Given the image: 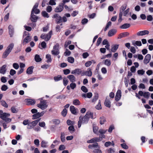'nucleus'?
Here are the masks:
<instances>
[{"mask_svg": "<svg viewBox=\"0 0 153 153\" xmlns=\"http://www.w3.org/2000/svg\"><path fill=\"white\" fill-rule=\"evenodd\" d=\"M42 15L44 17L48 18L49 17L48 14L45 11H43L42 13Z\"/></svg>", "mask_w": 153, "mask_h": 153, "instance_id": "4c0bfd02", "label": "nucleus"}, {"mask_svg": "<svg viewBox=\"0 0 153 153\" xmlns=\"http://www.w3.org/2000/svg\"><path fill=\"white\" fill-rule=\"evenodd\" d=\"M63 83L65 86H66L68 84V81L66 78H64L63 79Z\"/></svg>", "mask_w": 153, "mask_h": 153, "instance_id": "052dcab7", "label": "nucleus"}, {"mask_svg": "<svg viewBox=\"0 0 153 153\" xmlns=\"http://www.w3.org/2000/svg\"><path fill=\"white\" fill-rule=\"evenodd\" d=\"M149 33V32L147 30H144L140 31L138 32L137 35L138 36H142L146 34H148Z\"/></svg>", "mask_w": 153, "mask_h": 153, "instance_id": "9b49d317", "label": "nucleus"}, {"mask_svg": "<svg viewBox=\"0 0 153 153\" xmlns=\"http://www.w3.org/2000/svg\"><path fill=\"white\" fill-rule=\"evenodd\" d=\"M73 104L75 105H80V103L79 100L76 99L73 101Z\"/></svg>", "mask_w": 153, "mask_h": 153, "instance_id": "58836bf2", "label": "nucleus"}, {"mask_svg": "<svg viewBox=\"0 0 153 153\" xmlns=\"http://www.w3.org/2000/svg\"><path fill=\"white\" fill-rule=\"evenodd\" d=\"M11 110L13 113H17L18 112V110L13 106L11 108Z\"/></svg>", "mask_w": 153, "mask_h": 153, "instance_id": "3c124183", "label": "nucleus"}, {"mask_svg": "<svg viewBox=\"0 0 153 153\" xmlns=\"http://www.w3.org/2000/svg\"><path fill=\"white\" fill-rule=\"evenodd\" d=\"M143 96L146 99H148L150 96V93L148 92L144 93Z\"/></svg>", "mask_w": 153, "mask_h": 153, "instance_id": "a18cd8bd", "label": "nucleus"}, {"mask_svg": "<svg viewBox=\"0 0 153 153\" xmlns=\"http://www.w3.org/2000/svg\"><path fill=\"white\" fill-rule=\"evenodd\" d=\"M127 6V5L126 4H124L120 8L121 9L120 10H121V11L123 12L126 8Z\"/></svg>", "mask_w": 153, "mask_h": 153, "instance_id": "864d4df0", "label": "nucleus"}, {"mask_svg": "<svg viewBox=\"0 0 153 153\" xmlns=\"http://www.w3.org/2000/svg\"><path fill=\"white\" fill-rule=\"evenodd\" d=\"M67 110L66 109H64L61 112L62 115L64 117H65L67 115Z\"/></svg>", "mask_w": 153, "mask_h": 153, "instance_id": "37998d69", "label": "nucleus"}, {"mask_svg": "<svg viewBox=\"0 0 153 153\" xmlns=\"http://www.w3.org/2000/svg\"><path fill=\"white\" fill-rule=\"evenodd\" d=\"M129 35V33L127 32L121 33L119 35V38H121L124 37L128 36Z\"/></svg>", "mask_w": 153, "mask_h": 153, "instance_id": "aec40b11", "label": "nucleus"}, {"mask_svg": "<svg viewBox=\"0 0 153 153\" xmlns=\"http://www.w3.org/2000/svg\"><path fill=\"white\" fill-rule=\"evenodd\" d=\"M88 21V20L86 18H84L82 20V25H85L86 24Z\"/></svg>", "mask_w": 153, "mask_h": 153, "instance_id": "0e129e2a", "label": "nucleus"}, {"mask_svg": "<svg viewBox=\"0 0 153 153\" xmlns=\"http://www.w3.org/2000/svg\"><path fill=\"white\" fill-rule=\"evenodd\" d=\"M1 105L5 108H7L8 105L7 103L4 100H1Z\"/></svg>", "mask_w": 153, "mask_h": 153, "instance_id": "de8ad7c7", "label": "nucleus"}, {"mask_svg": "<svg viewBox=\"0 0 153 153\" xmlns=\"http://www.w3.org/2000/svg\"><path fill=\"white\" fill-rule=\"evenodd\" d=\"M100 123L101 125H102L104 124V123L106 122V119L105 117L102 116L100 118Z\"/></svg>", "mask_w": 153, "mask_h": 153, "instance_id": "c85d7f7f", "label": "nucleus"}, {"mask_svg": "<svg viewBox=\"0 0 153 153\" xmlns=\"http://www.w3.org/2000/svg\"><path fill=\"white\" fill-rule=\"evenodd\" d=\"M93 119V113L90 111H88L86 114L83 117L81 116L79 118V120L78 122V126L79 128L80 127L82 123L83 124H87L88 123L89 118Z\"/></svg>", "mask_w": 153, "mask_h": 153, "instance_id": "f257e3e1", "label": "nucleus"}, {"mask_svg": "<svg viewBox=\"0 0 153 153\" xmlns=\"http://www.w3.org/2000/svg\"><path fill=\"white\" fill-rule=\"evenodd\" d=\"M10 116L9 114L4 112L2 114H0V118L7 123H8L11 121V119L8 117Z\"/></svg>", "mask_w": 153, "mask_h": 153, "instance_id": "20e7f679", "label": "nucleus"}, {"mask_svg": "<svg viewBox=\"0 0 153 153\" xmlns=\"http://www.w3.org/2000/svg\"><path fill=\"white\" fill-rule=\"evenodd\" d=\"M131 25L130 24L125 23L120 27V28L121 29H126L129 27Z\"/></svg>", "mask_w": 153, "mask_h": 153, "instance_id": "a878e982", "label": "nucleus"}, {"mask_svg": "<svg viewBox=\"0 0 153 153\" xmlns=\"http://www.w3.org/2000/svg\"><path fill=\"white\" fill-rule=\"evenodd\" d=\"M61 139L62 142H64L65 141V137L64 132L61 133Z\"/></svg>", "mask_w": 153, "mask_h": 153, "instance_id": "79ce46f5", "label": "nucleus"}, {"mask_svg": "<svg viewBox=\"0 0 153 153\" xmlns=\"http://www.w3.org/2000/svg\"><path fill=\"white\" fill-rule=\"evenodd\" d=\"M102 39L101 37H99L97 40V42L96 43V46H98L99 45L100 43L101 42V41H102Z\"/></svg>", "mask_w": 153, "mask_h": 153, "instance_id": "8fccbe9b", "label": "nucleus"}, {"mask_svg": "<svg viewBox=\"0 0 153 153\" xmlns=\"http://www.w3.org/2000/svg\"><path fill=\"white\" fill-rule=\"evenodd\" d=\"M33 66L28 67L27 70V73L28 74H32L33 72Z\"/></svg>", "mask_w": 153, "mask_h": 153, "instance_id": "4be33fe9", "label": "nucleus"}, {"mask_svg": "<svg viewBox=\"0 0 153 153\" xmlns=\"http://www.w3.org/2000/svg\"><path fill=\"white\" fill-rule=\"evenodd\" d=\"M38 18V17L37 16L34 14L31 13L30 19L31 22H36Z\"/></svg>", "mask_w": 153, "mask_h": 153, "instance_id": "f3484780", "label": "nucleus"}, {"mask_svg": "<svg viewBox=\"0 0 153 153\" xmlns=\"http://www.w3.org/2000/svg\"><path fill=\"white\" fill-rule=\"evenodd\" d=\"M98 97H99L98 94L97 93L95 94V96L94 97L92 101H96L98 99Z\"/></svg>", "mask_w": 153, "mask_h": 153, "instance_id": "6e6d98bb", "label": "nucleus"}, {"mask_svg": "<svg viewBox=\"0 0 153 153\" xmlns=\"http://www.w3.org/2000/svg\"><path fill=\"white\" fill-rule=\"evenodd\" d=\"M92 69L90 68H88L87 71H83L81 75H86L88 76H91L92 74Z\"/></svg>", "mask_w": 153, "mask_h": 153, "instance_id": "0eeeda50", "label": "nucleus"}, {"mask_svg": "<svg viewBox=\"0 0 153 153\" xmlns=\"http://www.w3.org/2000/svg\"><path fill=\"white\" fill-rule=\"evenodd\" d=\"M151 58L150 54H147L145 56L143 61V62L145 64H147L150 61Z\"/></svg>", "mask_w": 153, "mask_h": 153, "instance_id": "f8f14e48", "label": "nucleus"}, {"mask_svg": "<svg viewBox=\"0 0 153 153\" xmlns=\"http://www.w3.org/2000/svg\"><path fill=\"white\" fill-rule=\"evenodd\" d=\"M71 53V52L68 49H66V51L64 53V54L66 56H70Z\"/></svg>", "mask_w": 153, "mask_h": 153, "instance_id": "4d7b16f0", "label": "nucleus"}, {"mask_svg": "<svg viewBox=\"0 0 153 153\" xmlns=\"http://www.w3.org/2000/svg\"><path fill=\"white\" fill-rule=\"evenodd\" d=\"M56 0H50L49 2V4L51 5H53L56 4V3L55 2Z\"/></svg>", "mask_w": 153, "mask_h": 153, "instance_id": "680f3d73", "label": "nucleus"}, {"mask_svg": "<svg viewBox=\"0 0 153 153\" xmlns=\"http://www.w3.org/2000/svg\"><path fill=\"white\" fill-rule=\"evenodd\" d=\"M137 72L138 74L143 75L145 73V71L143 69L137 71Z\"/></svg>", "mask_w": 153, "mask_h": 153, "instance_id": "e2e57ef3", "label": "nucleus"}, {"mask_svg": "<svg viewBox=\"0 0 153 153\" xmlns=\"http://www.w3.org/2000/svg\"><path fill=\"white\" fill-rule=\"evenodd\" d=\"M104 105L106 107L110 108L111 106V102L109 100L106 99L104 102Z\"/></svg>", "mask_w": 153, "mask_h": 153, "instance_id": "cd10ccee", "label": "nucleus"}, {"mask_svg": "<svg viewBox=\"0 0 153 153\" xmlns=\"http://www.w3.org/2000/svg\"><path fill=\"white\" fill-rule=\"evenodd\" d=\"M9 30V33L10 37L13 36L14 33V29L13 26L10 25L8 27Z\"/></svg>", "mask_w": 153, "mask_h": 153, "instance_id": "9d476101", "label": "nucleus"}, {"mask_svg": "<svg viewBox=\"0 0 153 153\" xmlns=\"http://www.w3.org/2000/svg\"><path fill=\"white\" fill-rule=\"evenodd\" d=\"M39 13L40 10L39 9H34V10L33 11H32V10L31 13V14H34V13H35L36 14H38Z\"/></svg>", "mask_w": 153, "mask_h": 153, "instance_id": "ea45409f", "label": "nucleus"}, {"mask_svg": "<svg viewBox=\"0 0 153 153\" xmlns=\"http://www.w3.org/2000/svg\"><path fill=\"white\" fill-rule=\"evenodd\" d=\"M41 118L38 119L37 120L33 121L31 122L32 123L31 127H33V128L38 123V122L40 120Z\"/></svg>", "mask_w": 153, "mask_h": 153, "instance_id": "b1692460", "label": "nucleus"}, {"mask_svg": "<svg viewBox=\"0 0 153 153\" xmlns=\"http://www.w3.org/2000/svg\"><path fill=\"white\" fill-rule=\"evenodd\" d=\"M114 128V126L113 125H111L109 127L108 131L110 133H111L113 129Z\"/></svg>", "mask_w": 153, "mask_h": 153, "instance_id": "13d9d810", "label": "nucleus"}, {"mask_svg": "<svg viewBox=\"0 0 153 153\" xmlns=\"http://www.w3.org/2000/svg\"><path fill=\"white\" fill-rule=\"evenodd\" d=\"M47 143V142H46L44 140H43L41 143V146L43 148H45L47 147L46 144Z\"/></svg>", "mask_w": 153, "mask_h": 153, "instance_id": "a19ab883", "label": "nucleus"}, {"mask_svg": "<svg viewBox=\"0 0 153 153\" xmlns=\"http://www.w3.org/2000/svg\"><path fill=\"white\" fill-rule=\"evenodd\" d=\"M60 52L59 50H53L51 51V53L54 55H59Z\"/></svg>", "mask_w": 153, "mask_h": 153, "instance_id": "c9c22d12", "label": "nucleus"}, {"mask_svg": "<svg viewBox=\"0 0 153 153\" xmlns=\"http://www.w3.org/2000/svg\"><path fill=\"white\" fill-rule=\"evenodd\" d=\"M121 92L120 90H118L116 94L115 97V100L116 101H118L121 99Z\"/></svg>", "mask_w": 153, "mask_h": 153, "instance_id": "1a4fd4ad", "label": "nucleus"}, {"mask_svg": "<svg viewBox=\"0 0 153 153\" xmlns=\"http://www.w3.org/2000/svg\"><path fill=\"white\" fill-rule=\"evenodd\" d=\"M8 87L7 86L5 85H2L1 89V90L2 91H6Z\"/></svg>", "mask_w": 153, "mask_h": 153, "instance_id": "5fc2aeb1", "label": "nucleus"}, {"mask_svg": "<svg viewBox=\"0 0 153 153\" xmlns=\"http://www.w3.org/2000/svg\"><path fill=\"white\" fill-rule=\"evenodd\" d=\"M95 108L96 109L98 110H100L102 109V107L100 103V100L99 101L98 104L95 106Z\"/></svg>", "mask_w": 153, "mask_h": 153, "instance_id": "e433bc0d", "label": "nucleus"}, {"mask_svg": "<svg viewBox=\"0 0 153 153\" xmlns=\"http://www.w3.org/2000/svg\"><path fill=\"white\" fill-rule=\"evenodd\" d=\"M132 44L134 46H135V45L138 46H141L142 45V43L140 41H135L134 40L132 42Z\"/></svg>", "mask_w": 153, "mask_h": 153, "instance_id": "bb28decb", "label": "nucleus"}, {"mask_svg": "<svg viewBox=\"0 0 153 153\" xmlns=\"http://www.w3.org/2000/svg\"><path fill=\"white\" fill-rule=\"evenodd\" d=\"M81 90L84 92L86 93L88 91V90L86 87L84 86H82L81 87Z\"/></svg>", "mask_w": 153, "mask_h": 153, "instance_id": "09e8293b", "label": "nucleus"}, {"mask_svg": "<svg viewBox=\"0 0 153 153\" xmlns=\"http://www.w3.org/2000/svg\"><path fill=\"white\" fill-rule=\"evenodd\" d=\"M67 123L68 125L74 126V122L68 120L67 121Z\"/></svg>", "mask_w": 153, "mask_h": 153, "instance_id": "49530a36", "label": "nucleus"}, {"mask_svg": "<svg viewBox=\"0 0 153 153\" xmlns=\"http://www.w3.org/2000/svg\"><path fill=\"white\" fill-rule=\"evenodd\" d=\"M52 34V30H51L49 33L46 34H42L40 36V38L44 39L45 41H48L51 39Z\"/></svg>", "mask_w": 153, "mask_h": 153, "instance_id": "39448f33", "label": "nucleus"}, {"mask_svg": "<svg viewBox=\"0 0 153 153\" xmlns=\"http://www.w3.org/2000/svg\"><path fill=\"white\" fill-rule=\"evenodd\" d=\"M121 146L122 148L124 149H127L128 148V146L125 143L121 144Z\"/></svg>", "mask_w": 153, "mask_h": 153, "instance_id": "603ef678", "label": "nucleus"}, {"mask_svg": "<svg viewBox=\"0 0 153 153\" xmlns=\"http://www.w3.org/2000/svg\"><path fill=\"white\" fill-rule=\"evenodd\" d=\"M34 59L36 62H40L42 61V59L40 57L39 55L36 54L35 56Z\"/></svg>", "mask_w": 153, "mask_h": 153, "instance_id": "c756f323", "label": "nucleus"}, {"mask_svg": "<svg viewBox=\"0 0 153 153\" xmlns=\"http://www.w3.org/2000/svg\"><path fill=\"white\" fill-rule=\"evenodd\" d=\"M7 65H4L0 68V73L1 74H4L6 73V68Z\"/></svg>", "mask_w": 153, "mask_h": 153, "instance_id": "dca6fc26", "label": "nucleus"}, {"mask_svg": "<svg viewBox=\"0 0 153 153\" xmlns=\"http://www.w3.org/2000/svg\"><path fill=\"white\" fill-rule=\"evenodd\" d=\"M25 33H28V35L24 39L23 42L27 43L31 40V37L30 36V34L28 32L25 31Z\"/></svg>", "mask_w": 153, "mask_h": 153, "instance_id": "4468645a", "label": "nucleus"}, {"mask_svg": "<svg viewBox=\"0 0 153 153\" xmlns=\"http://www.w3.org/2000/svg\"><path fill=\"white\" fill-rule=\"evenodd\" d=\"M64 74L65 75H67L70 73V70L69 69H64L63 71Z\"/></svg>", "mask_w": 153, "mask_h": 153, "instance_id": "bf43d9fd", "label": "nucleus"}, {"mask_svg": "<svg viewBox=\"0 0 153 153\" xmlns=\"http://www.w3.org/2000/svg\"><path fill=\"white\" fill-rule=\"evenodd\" d=\"M74 58L72 57H69L68 58V61L71 63H74Z\"/></svg>", "mask_w": 153, "mask_h": 153, "instance_id": "c03bdc74", "label": "nucleus"}, {"mask_svg": "<svg viewBox=\"0 0 153 153\" xmlns=\"http://www.w3.org/2000/svg\"><path fill=\"white\" fill-rule=\"evenodd\" d=\"M92 64V62L91 61H88L85 63V66L86 67H88Z\"/></svg>", "mask_w": 153, "mask_h": 153, "instance_id": "338daca9", "label": "nucleus"}, {"mask_svg": "<svg viewBox=\"0 0 153 153\" xmlns=\"http://www.w3.org/2000/svg\"><path fill=\"white\" fill-rule=\"evenodd\" d=\"M68 129L71 133H73L75 131V129L74 126H70L68 128Z\"/></svg>", "mask_w": 153, "mask_h": 153, "instance_id": "2f4dec72", "label": "nucleus"}, {"mask_svg": "<svg viewBox=\"0 0 153 153\" xmlns=\"http://www.w3.org/2000/svg\"><path fill=\"white\" fill-rule=\"evenodd\" d=\"M14 46L13 43L10 44L7 47L5 51L3 53L2 57L3 58H6L11 52Z\"/></svg>", "mask_w": 153, "mask_h": 153, "instance_id": "7ed1b4c3", "label": "nucleus"}, {"mask_svg": "<svg viewBox=\"0 0 153 153\" xmlns=\"http://www.w3.org/2000/svg\"><path fill=\"white\" fill-rule=\"evenodd\" d=\"M1 82L3 83H5L7 82L6 77L5 76H2L1 79Z\"/></svg>", "mask_w": 153, "mask_h": 153, "instance_id": "69168bd1", "label": "nucleus"}, {"mask_svg": "<svg viewBox=\"0 0 153 153\" xmlns=\"http://www.w3.org/2000/svg\"><path fill=\"white\" fill-rule=\"evenodd\" d=\"M52 18L55 19V22L56 24H58L67 21V19L64 16L62 18L57 13L55 14L52 16Z\"/></svg>", "mask_w": 153, "mask_h": 153, "instance_id": "f03ea898", "label": "nucleus"}, {"mask_svg": "<svg viewBox=\"0 0 153 153\" xmlns=\"http://www.w3.org/2000/svg\"><path fill=\"white\" fill-rule=\"evenodd\" d=\"M82 73V71L80 69H76L72 71L71 73L73 74H77V75H80Z\"/></svg>", "mask_w": 153, "mask_h": 153, "instance_id": "6ab92c4d", "label": "nucleus"}, {"mask_svg": "<svg viewBox=\"0 0 153 153\" xmlns=\"http://www.w3.org/2000/svg\"><path fill=\"white\" fill-rule=\"evenodd\" d=\"M37 106L42 109L44 110L48 107V105L46 104L45 101L44 100L41 101L40 103L38 104Z\"/></svg>", "mask_w": 153, "mask_h": 153, "instance_id": "423d86ee", "label": "nucleus"}, {"mask_svg": "<svg viewBox=\"0 0 153 153\" xmlns=\"http://www.w3.org/2000/svg\"><path fill=\"white\" fill-rule=\"evenodd\" d=\"M30 121L28 120H25L23 122V124L25 125H28Z\"/></svg>", "mask_w": 153, "mask_h": 153, "instance_id": "774afa93", "label": "nucleus"}, {"mask_svg": "<svg viewBox=\"0 0 153 153\" xmlns=\"http://www.w3.org/2000/svg\"><path fill=\"white\" fill-rule=\"evenodd\" d=\"M88 148L89 149H92L94 148H97L99 149L100 147L98 146V143L97 142H96L94 143L93 144L89 145Z\"/></svg>", "mask_w": 153, "mask_h": 153, "instance_id": "a211bd4d", "label": "nucleus"}, {"mask_svg": "<svg viewBox=\"0 0 153 153\" xmlns=\"http://www.w3.org/2000/svg\"><path fill=\"white\" fill-rule=\"evenodd\" d=\"M46 57L47 59V61L48 63L51 62L52 61L51 55L50 54H47L46 55Z\"/></svg>", "mask_w": 153, "mask_h": 153, "instance_id": "f704fd0d", "label": "nucleus"}, {"mask_svg": "<svg viewBox=\"0 0 153 153\" xmlns=\"http://www.w3.org/2000/svg\"><path fill=\"white\" fill-rule=\"evenodd\" d=\"M62 79V77L60 75H58L54 77V79L56 81H58Z\"/></svg>", "mask_w": 153, "mask_h": 153, "instance_id": "72a5a7b5", "label": "nucleus"}, {"mask_svg": "<svg viewBox=\"0 0 153 153\" xmlns=\"http://www.w3.org/2000/svg\"><path fill=\"white\" fill-rule=\"evenodd\" d=\"M64 9V6L61 3L57 7L54 9V11L56 13L60 12L62 11Z\"/></svg>", "mask_w": 153, "mask_h": 153, "instance_id": "6e6552de", "label": "nucleus"}, {"mask_svg": "<svg viewBox=\"0 0 153 153\" xmlns=\"http://www.w3.org/2000/svg\"><path fill=\"white\" fill-rule=\"evenodd\" d=\"M70 110L71 113L73 114L76 115L77 114L76 109L75 108L73 105L70 106Z\"/></svg>", "mask_w": 153, "mask_h": 153, "instance_id": "412c9836", "label": "nucleus"}, {"mask_svg": "<svg viewBox=\"0 0 153 153\" xmlns=\"http://www.w3.org/2000/svg\"><path fill=\"white\" fill-rule=\"evenodd\" d=\"M67 77L71 82H73L75 81V77L73 75H69L67 76Z\"/></svg>", "mask_w": 153, "mask_h": 153, "instance_id": "5701e85b", "label": "nucleus"}, {"mask_svg": "<svg viewBox=\"0 0 153 153\" xmlns=\"http://www.w3.org/2000/svg\"><path fill=\"white\" fill-rule=\"evenodd\" d=\"M26 102L27 103V105H34L35 103V101L34 100L30 99H25Z\"/></svg>", "mask_w": 153, "mask_h": 153, "instance_id": "ddd939ff", "label": "nucleus"}, {"mask_svg": "<svg viewBox=\"0 0 153 153\" xmlns=\"http://www.w3.org/2000/svg\"><path fill=\"white\" fill-rule=\"evenodd\" d=\"M104 64L107 66H109L111 65V62L109 59H106L103 61Z\"/></svg>", "mask_w": 153, "mask_h": 153, "instance_id": "393cba45", "label": "nucleus"}, {"mask_svg": "<svg viewBox=\"0 0 153 153\" xmlns=\"http://www.w3.org/2000/svg\"><path fill=\"white\" fill-rule=\"evenodd\" d=\"M117 32V30L115 29L110 30L108 32V35L109 37H111L115 35Z\"/></svg>", "mask_w": 153, "mask_h": 153, "instance_id": "2eb2a0df", "label": "nucleus"}, {"mask_svg": "<svg viewBox=\"0 0 153 153\" xmlns=\"http://www.w3.org/2000/svg\"><path fill=\"white\" fill-rule=\"evenodd\" d=\"M119 45H115L114 47L112 48L111 50V51L113 52H115L118 48Z\"/></svg>", "mask_w": 153, "mask_h": 153, "instance_id": "473e14b6", "label": "nucleus"}, {"mask_svg": "<svg viewBox=\"0 0 153 153\" xmlns=\"http://www.w3.org/2000/svg\"><path fill=\"white\" fill-rule=\"evenodd\" d=\"M32 119L33 120H35L37 119H39L40 116H39V112L37 113L36 114H33L32 115Z\"/></svg>", "mask_w": 153, "mask_h": 153, "instance_id": "7c9ffc66", "label": "nucleus"}]
</instances>
